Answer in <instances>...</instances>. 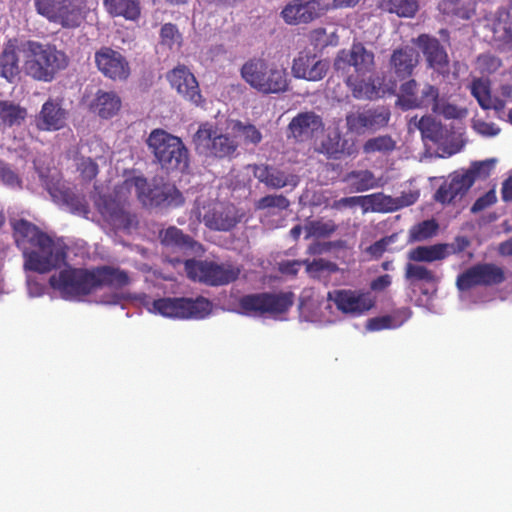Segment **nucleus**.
Segmentation results:
<instances>
[{
    "instance_id": "f257e3e1",
    "label": "nucleus",
    "mask_w": 512,
    "mask_h": 512,
    "mask_svg": "<svg viewBox=\"0 0 512 512\" xmlns=\"http://www.w3.org/2000/svg\"><path fill=\"white\" fill-rule=\"evenodd\" d=\"M128 273L118 267L102 265L92 269L66 268L49 278V284L65 300L80 301L101 287L120 290L128 286Z\"/></svg>"
},
{
    "instance_id": "f03ea898",
    "label": "nucleus",
    "mask_w": 512,
    "mask_h": 512,
    "mask_svg": "<svg viewBox=\"0 0 512 512\" xmlns=\"http://www.w3.org/2000/svg\"><path fill=\"white\" fill-rule=\"evenodd\" d=\"M19 50L26 75L36 81L52 82L69 65L68 55L55 44L27 40Z\"/></svg>"
},
{
    "instance_id": "7ed1b4c3",
    "label": "nucleus",
    "mask_w": 512,
    "mask_h": 512,
    "mask_svg": "<svg viewBox=\"0 0 512 512\" xmlns=\"http://www.w3.org/2000/svg\"><path fill=\"white\" fill-rule=\"evenodd\" d=\"M146 144L154 157V162L167 174L183 173L190 165L189 150L178 136L164 129H153Z\"/></svg>"
},
{
    "instance_id": "20e7f679",
    "label": "nucleus",
    "mask_w": 512,
    "mask_h": 512,
    "mask_svg": "<svg viewBox=\"0 0 512 512\" xmlns=\"http://www.w3.org/2000/svg\"><path fill=\"white\" fill-rule=\"evenodd\" d=\"M242 79L255 90L263 94H279L289 88L287 70L263 58H251L241 69Z\"/></svg>"
},
{
    "instance_id": "39448f33",
    "label": "nucleus",
    "mask_w": 512,
    "mask_h": 512,
    "mask_svg": "<svg viewBox=\"0 0 512 512\" xmlns=\"http://www.w3.org/2000/svg\"><path fill=\"white\" fill-rule=\"evenodd\" d=\"M171 262H184L185 271L189 279L208 286L218 287L228 285L239 278L241 269L231 262L217 263L208 260L185 259L179 257Z\"/></svg>"
},
{
    "instance_id": "423d86ee",
    "label": "nucleus",
    "mask_w": 512,
    "mask_h": 512,
    "mask_svg": "<svg viewBox=\"0 0 512 512\" xmlns=\"http://www.w3.org/2000/svg\"><path fill=\"white\" fill-rule=\"evenodd\" d=\"M37 13L64 29H76L85 21L87 0H34Z\"/></svg>"
},
{
    "instance_id": "0eeeda50",
    "label": "nucleus",
    "mask_w": 512,
    "mask_h": 512,
    "mask_svg": "<svg viewBox=\"0 0 512 512\" xmlns=\"http://www.w3.org/2000/svg\"><path fill=\"white\" fill-rule=\"evenodd\" d=\"M192 142L195 151L206 158L232 159L237 154L238 142L229 134L219 133L210 122L199 125Z\"/></svg>"
},
{
    "instance_id": "6e6552de",
    "label": "nucleus",
    "mask_w": 512,
    "mask_h": 512,
    "mask_svg": "<svg viewBox=\"0 0 512 512\" xmlns=\"http://www.w3.org/2000/svg\"><path fill=\"white\" fill-rule=\"evenodd\" d=\"M25 270L40 274L61 267L66 260L65 248L48 234L40 236L38 242L23 253Z\"/></svg>"
},
{
    "instance_id": "1a4fd4ad",
    "label": "nucleus",
    "mask_w": 512,
    "mask_h": 512,
    "mask_svg": "<svg viewBox=\"0 0 512 512\" xmlns=\"http://www.w3.org/2000/svg\"><path fill=\"white\" fill-rule=\"evenodd\" d=\"M294 304L292 292H260L240 297L238 307L247 316L262 317L286 313Z\"/></svg>"
},
{
    "instance_id": "9d476101",
    "label": "nucleus",
    "mask_w": 512,
    "mask_h": 512,
    "mask_svg": "<svg viewBox=\"0 0 512 512\" xmlns=\"http://www.w3.org/2000/svg\"><path fill=\"white\" fill-rule=\"evenodd\" d=\"M134 186L140 202L152 207H179L184 203V197L172 183L161 182L150 185L143 176L133 177L128 181Z\"/></svg>"
},
{
    "instance_id": "9b49d317",
    "label": "nucleus",
    "mask_w": 512,
    "mask_h": 512,
    "mask_svg": "<svg viewBox=\"0 0 512 512\" xmlns=\"http://www.w3.org/2000/svg\"><path fill=\"white\" fill-rule=\"evenodd\" d=\"M153 308L162 316L170 318H204L211 311V302L202 296L195 299L166 297L154 300Z\"/></svg>"
},
{
    "instance_id": "f8f14e48",
    "label": "nucleus",
    "mask_w": 512,
    "mask_h": 512,
    "mask_svg": "<svg viewBox=\"0 0 512 512\" xmlns=\"http://www.w3.org/2000/svg\"><path fill=\"white\" fill-rule=\"evenodd\" d=\"M506 280L502 267L494 263H477L460 273L456 278L459 291H468L474 287H492Z\"/></svg>"
},
{
    "instance_id": "ddd939ff",
    "label": "nucleus",
    "mask_w": 512,
    "mask_h": 512,
    "mask_svg": "<svg viewBox=\"0 0 512 512\" xmlns=\"http://www.w3.org/2000/svg\"><path fill=\"white\" fill-rule=\"evenodd\" d=\"M96 207L104 221L114 231H130L138 224L137 217L128 209V203L113 195H101Z\"/></svg>"
},
{
    "instance_id": "4468645a",
    "label": "nucleus",
    "mask_w": 512,
    "mask_h": 512,
    "mask_svg": "<svg viewBox=\"0 0 512 512\" xmlns=\"http://www.w3.org/2000/svg\"><path fill=\"white\" fill-rule=\"evenodd\" d=\"M391 117L390 110L383 106L359 107L346 115L348 131L361 135L365 132H376L386 127Z\"/></svg>"
},
{
    "instance_id": "2eb2a0df",
    "label": "nucleus",
    "mask_w": 512,
    "mask_h": 512,
    "mask_svg": "<svg viewBox=\"0 0 512 512\" xmlns=\"http://www.w3.org/2000/svg\"><path fill=\"white\" fill-rule=\"evenodd\" d=\"M437 97L438 87L424 83L419 89V84L415 79H408L400 85L396 105L404 111L429 108Z\"/></svg>"
},
{
    "instance_id": "dca6fc26",
    "label": "nucleus",
    "mask_w": 512,
    "mask_h": 512,
    "mask_svg": "<svg viewBox=\"0 0 512 512\" xmlns=\"http://www.w3.org/2000/svg\"><path fill=\"white\" fill-rule=\"evenodd\" d=\"M374 58L372 51L357 42L353 43L349 50L342 49L338 52L334 60V68L336 71L347 72L350 67H353L355 76H366L374 71Z\"/></svg>"
},
{
    "instance_id": "f3484780",
    "label": "nucleus",
    "mask_w": 512,
    "mask_h": 512,
    "mask_svg": "<svg viewBox=\"0 0 512 512\" xmlns=\"http://www.w3.org/2000/svg\"><path fill=\"white\" fill-rule=\"evenodd\" d=\"M330 10L329 0H293L281 11L289 25L308 24Z\"/></svg>"
},
{
    "instance_id": "a211bd4d",
    "label": "nucleus",
    "mask_w": 512,
    "mask_h": 512,
    "mask_svg": "<svg viewBox=\"0 0 512 512\" xmlns=\"http://www.w3.org/2000/svg\"><path fill=\"white\" fill-rule=\"evenodd\" d=\"M339 311L344 314L362 315L375 305L371 293L364 290L340 289L328 293Z\"/></svg>"
},
{
    "instance_id": "6ab92c4d",
    "label": "nucleus",
    "mask_w": 512,
    "mask_h": 512,
    "mask_svg": "<svg viewBox=\"0 0 512 512\" xmlns=\"http://www.w3.org/2000/svg\"><path fill=\"white\" fill-rule=\"evenodd\" d=\"M69 111L63 107L62 101L48 98L34 116V125L41 132H56L67 126Z\"/></svg>"
},
{
    "instance_id": "aec40b11",
    "label": "nucleus",
    "mask_w": 512,
    "mask_h": 512,
    "mask_svg": "<svg viewBox=\"0 0 512 512\" xmlns=\"http://www.w3.org/2000/svg\"><path fill=\"white\" fill-rule=\"evenodd\" d=\"M94 58L98 70L105 77L114 81H123L129 77V62L119 51L104 46L95 52Z\"/></svg>"
},
{
    "instance_id": "412c9836",
    "label": "nucleus",
    "mask_w": 512,
    "mask_h": 512,
    "mask_svg": "<svg viewBox=\"0 0 512 512\" xmlns=\"http://www.w3.org/2000/svg\"><path fill=\"white\" fill-rule=\"evenodd\" d=\"M329 69V62L319 59L316 54L302 51L294 58L292 63V74L295 78L307 81L322 80Z\"/></svg>"
},
{
    "instance_id": "4be33fe9",
    "label": "nucleus",
    "mask_w": 512,
    "mask_h": 512,
    "mask_svg": "<svg viewBox=\"0 0 512 512\" xmlns=\"http://www.w3.org/2000/svg\"><path fill=\"white\" fill-rule=\"evenodd\" d=\"M171 86L186 100L200 105L203 98L194 74L185 66L178 65L167 74Z\"/></svg>"
},
{
    "instance_id": "5701e85b",
    "label": "nucleus",
    "mask_w": 512,
    "mask_h": 512,
    "mask_svg": "<svg viewBox=\"0 0 512 512\" xmlns=\"http://www.w3.org/2000/svg\"><path fill=\"white\" fill-rule=\"evenodd\" d=\"M161 244L166 250L180 253L182 256L200 255L203 246L176 226H170L159 234Z\"/></svg>"
},
{
    "instance_id": "b1692460",
    "label": "nucleus",
    "mask_w": 512,
    "mask_h": 512,
    "mask_svg": "<svg viewBox=\"0 0 512 512\" xmlns=\"http://www.w3.org/2000/svg\"><path fill=\"white\" fill-rule=\"evenodd\" d=\"M324 130L322 118L314 112H303L295 116L288 125L289 137L297 142H306Z\"/></svg>"
},
{
    "instance_id": "393cba45",
    "label": "nucleus",
    "mask_w": 512,
    "mask_h": 512,
    "mask_svg": "<svg viewBox=\"0 0 512 512\" xmlns=\"http://www.w3.org/2000/svg\"><path fill=\"white\" fill-rule=\"evenodd\" d=\"M417 44L426 58L428 67L434 69L439 74H444L448 71V54L437 38L421 34L417 39Z\"/></svg>"
},
{
    "instance_id": "a878e982",
    "label": "nucleus",
    "mask_w": 512,
    "mask_h": 512,
    "mask_svg": "<svg viewBox=\"0 0 512 512\" xmlns=\"http://www.w3.org/2000/svg\"><path fill=\"white\" fill-rule=\"evenodd\" d=\"M253 175L260 183H263L270 189L278 190L286 186L295 188L299 184V177L297 175L288 174L268 164L254 165Z\"/></svg>"
},
{
    "instance_id": "bb28decb",
    "label": "nucleus",
    "mask_w": 512,
    "mask_h": 512,
    "mask_svg": "<svg viewBox=\"0 0 512 512\" xmlns=\"http://www.w3.org/2000/svg\"><path fill=\"white\" fill-rule=\"evenodd\" d=\"M203 222L211 230L229 231L238 223L236 209L232 204L213 203L205 212Z\"/></svg>"
},
{
    "instance_id": "cd10ccee",
    "label": "nucleus",
    "mask_w": 512,
    "mask_h": 512,
    "mask_svg": "<svg viewBox=\"0 0 512 512\" xmlns=\"http://www.w3.org/2000/svg\"><path fill=\"white\" fill-rule=\"evenodd\" d=\"M418 52L410 46L395 49L389 59L390 72L400 81L408 79L418 65Z\"/></svg>"
},
{
    "instance_id": "c85d7f7f",
    "label": "nucleus",
    "mask_w": 512,
    "mask_h": 512,
    "mask_svg": "<svg viewBox=\"0 0 512 512\" xmlns=\"http://www.w3.org/2000/svg\"><path fill=\"white\" fill-rule=\"evenodd\" d=\"M488 27L495 42L512 47V20L509 11L499 8L489 20Z\"/></svg>"
},
{
    "instance_id": "c756f323",
    "label": "nucleus",
    "mask_w": 512,
    "mask_h": 512,
    "mask_svg": "<svg viewBox=\"0 0 512 512\" xmlns=\"http://www.w3.org/2000/svg\"><path fill=\"white\" fill-rule=\"evenodd\" d=\"M11 225L15 243L17 247L22 250V253L25 252V249H29L37 243L40 236L47 234L35 224L25 219L14 220L11 222Z\"/></svg>"
},
{
    "instance_id": "7c9ffc66",
    "label": "nucleus",
    "mask_w": 512,
    "mask_h": 512,
    "mask_svg": "<svg viewBox=\"0 0 512 512\" xmlns=\"http://www.w3.org/2000/svg\"><path fill=\"white\" fill-rule=\"evenodd\" d=\"M121 99L113 91L98 90L90 104V110L102 119H110L121 109Z\"/></svg>"
},
{
    "instance_id": "2f4dec72",
    "label": "nucleus",
    "mask_w": 512,
    "mask_h": 512,
    "mask_svg": "<svg viewBox=\"0 0 512 512\" xmlns=\"http://www.w3.org/2000/svg\"><path fill=\"white\" fill-rule=\"evenodd\" d=\"M106 12L112 17L137 21L141 16L140 0H103Z\"/></svg>"
},
{
    "instance_id": "473e14b6",
    "label": "nucleus",
    "mask_w": 512,
    "mask_h": 512,
    "mask_svg": "<svg viewBox=\"0 0 512 512\" xmlns=\"http://www.w3.org/2000/svg\"><path fill=\"white\" fill-rule=\"evenodd\" d=\"M25 107L11 100H0V123L4 127L20 126L27 118Z\"/></svg>"
},
{
    "instance_id": "72a5a7b5",
    "label": "nucleus",
    "mask_w": 512,
    "mask_h": 512,
    "mask_svg": "<svg viewBox=\"0 0 512 512\" xmlns=\"http://www.w3.org/2000/svg\"><path fill=\"white\" fill-rule=\"evenodd\" d=\"M19 73V57L16 47L13 44H8L0 55V75L12 82Z\"/></svg>"
},
{
    "instance_id": "f704fd0d",
    "label": "nucleus",
    "mask_w": 512,
    "mask_h": 512,
    "mask_svg": "<svg viewBox=\"0 0 512 512\" xmlns=\"http://www.w3.org/2000/svg\"><path fill=\"white\" fill-rule=\"evenodd\" d=\"M364 76L348 75L346 78L347 85L351 88L354 97L373 99L378 96V87L376 86L375 79L369 76L367 79Z\"/></svg>"
},
{
    "instance_id": "c9c22d12",
    "label": "nucleus",
    "mask_w": 512,
    "mask_h": 512,
    "mask_svg": "<svg viewBox=\"0 0 512 512\" xmlns=\"http://www.w3.org/2000/svg\"><path fill=\"white\" fill-rule=\"evenodd\" d=\"M445 246L442 243H437L428 246H417L408 252V259L414 262H427L441 261L446 259Z\"/></svg>"
},
{
    "instance_id": "e433bc0d",
    "label": "nucleus",
    "mask_w": 512,
    "mask_h": 512,
    "mask_svg": "<svg viewBox=\"0 0 512 512\" xmlns=\"http://www.w3.org/2000/svg\"><path fill=\"white\" fill-rule=\"evenodd\" d=\"M345 180L356 192H364L377 186L374 174L370 170H355L349 172Z\"/></svg>"
},
{
    "instance_id": "4c0bfd02",
    "label": "nucleus",
    "mask_w": 512,
    "mask_h": 512,
    "mask_svg": "<svg viewBox=\"0 0 512 512\" xmlns=\"http://www.w3.org/2000/svg\"><path fill=\"white\" fill-rule=\"evenodd\" d=\"M396 148V141L390 135H379L369 138L363 144L364 154H389Z\"/></svg>"
},
{
    "instance_id": "58836bf2",
    "label": "nucleus",
    "mask_w": 512,
    "mask_h": 512,
    "mask_svg": "<svg viewBox=\"0 0 512 512\" xmlns=\"http://www.w3.org/2000/svg\"><path fill=\"white\" fill-rule=\"evenodd\" d=\"M338 229V225L333 220L317 219L307 220L304 225L306 238H325L331 236Z\"/></svg>"
},
{
    "instance_id": "ea45409f",
    "label": "nucleus",
    "mask_w": 512,
    "mask_h": 512,
    "mask_svg": "<svg viewBox=\"0 0 512 512\" xmlns=\"http://www.w3.org/2000/svg\"><path fill=\"white\" fill-rule=\"evenodd\" d=\"M364 206L374 212H392L397 210L396 199L383 193L363 196Z\"/></svg>"
},
{
    "instance_id": "a19ab883",
    "label": "nucleus",
    "mask_w": 512,
    "mask_h": 512,
    "mask_svg": "<svg viewBox=\"0 0 512 512\" xmlns=\"http://www.w3.org/2000/svg\"><path fill=\"white\" fill-rule=\"evenodd\" d=\"M438 229L439 225L434 219L424 220L410 228L409 242L428 240L436 235Z\"/></svg>"
},
{
    "instance_id": "79ce46f5",
    "label": "nucleus",
    "mask_w": 512,
    "mask_h": 512,
    "mask_svg": "<svg viewBox=\"0 0 512 512\" xmlns=\"http://www.w3.org/2000/svg\"><path fill=\"white\" fill-rule=\"evenodd\" d=\"M470 92L482 109L489 110V100L492 96L489 80L483 78L473 79L470 84Z\"/></svg>"
},
{
    "instance_id": "37998d69",
    "label": "nucleus",
    "mask_w": 512,
    "mask_h": 512,
    "mask_svg": "<svg viewBox=\"0 0 512 512\" xmlns=\"http://www.w3.org/2000/svg\"><path fill=\"white\" fill-rule=\"evenodd\" d=\"M405 278L411 283L424 281L426 283H437L436 274L423 265L408 263L405 267Z\"/></svg>"
},
{
    "instance_id": "c03bdc74",
    "label": "nucleus",
    "mask_w": 512,
    "mask_h": 512,
    "mask_svg": "<svg viewBox=\"0 0 512 512\" xmlns=\"http://www.w3.org/2000/svg\"><path fill=\"white\" fill-rule=\"evenodd\" d=\"M233 130L238 133L246 145L252 144L256 146L263 139L260 130L251 123H244L240 120H237L233 124Z\"/></svg>"
},
{
    "instance_id": "a18cd8bd",
    "label": "nucleus",
    "mask_w": 512,
    "mask_h": 512,
    "mask_svg": "<svg viewBox=\"0 0 512 512\" xmlns=\"http://www.w3.org/2000/svg\"><path fill=\"white\" fill-rule=\"evenodd\" d=\"M430 107L434 114L441 115L446 119H457L462 115L456 105L449 103L444 97L440 96L439 90L437 99L432 101Z\"/></svg>"
},
{
    "instance_id": "49530a36",
    "label": "nucleus",
    "mask_w": 512,
    "mask_h": 512,
    "mask_svg": "<svg viewBox=\"0 0 512 512\" xmlns=\"http://www.w3.org/2000/svg\"><path fill=\"white\" fill-rule=\"evenodd\" d=\"M387 9L390 13H395L399 17L411 18L418 11L417 0H388Z\"/></svg>"
},
{
    "instance_id": "de8ad7c7",
    "label": "nucleus",
    "mask_w": 512,
    "mask_h": 512,
    "mask_svg": "<svg viewBox=\"0 0 512 512\" xmlns=\"http://www.w3.org/2000/svg\"><path fill=\"white\" fill-rule=\"evenodd\" d=\"M160 43L169 49L180 48L182 44V34L173 23H165L160 29Z\"/></svg>"
},
{
    "instance_id": "09e8293b",
    "label": "nucleus",
    "mask_w": 512,
    "mask_h": 512,
    "mask_svg": "<svg viewBox=\"0 0 512 512\" xmlns=\"http://www.w3.org/2000/svg\"><path fill=\"white\" fill-rule=\"evenodd\" d=\"M412 120L415 121L417 129L421 132L424 138L431 141H436L438 139L440 126L431 116L425 115L419 120H417V117H414Z\"/></svg>"
},
{
    "instance_id": "8fccbe9b",
    "label": "nucleus",
    "mask_w": 512,
    "mask_h": 512,
    "mask_svg": "<svg viewBox=\"0 0 512 512\" xmlns=\"http://www.w3.org/2000/svg\"><path fill=\"white\" fill-rule=\"evenodd\" d=\"M290 206V201L284 195H266L255 203L256 210H266L270 208H277L279 210H287Z\"/></svg>"
},
{
    "instance_id": "3c124183",
    "label": "nucleus",
    "mask_w": 512,
    "mask_h": 512,
    "mask_svg": "<svg viewBox=\"0 0 512 512\" xmlns=\"http://www.w3.org/2000/svg\"><path fill=\"white\" fill-rule=\"evenodd\" d=\"M495 161L494 160H485L474 162L471 165V168L465 172L466 175L470 176L473 179V183L476 179H485L490 176L491 171L494 168Z\"/></svg>"
},
{
    "instance_id": "603ef678",
    "label": "nucleus",
    "mask_w": 512,
    "mask_h": 512,
    "mask_svg": "<svg viewBox=\"0 0 512 512\" xmlns=\"http://www.w3.org/2000/svg\"><path fill=\"white\" fill-rule=\"evenodd\" d=\"M77 169L86 181L93 180L99 173L98 164L90 157H81L77 163Z\"/></svg>"
},
{
    "instance_id": "864d4df0",
    "label": "nucleus",
    "mask_w": 512,
    "mask_h": 512,
    "mask_svg": "<svg viewBox=\"0 0 512 512\" xmlns=\"http://www.w3.org/2000/svg\"><path fill=\"white\" fill-rule=\"evenodd\" d=\"M447 184L450 185L455 192L460 195V197H462L473 185V179L465 173L457 174L453 176Z\"/></svg>"
},
{
    "instance_id": "5fc2aeb1",
    "label": "nucleus",
    "mask_w": 512,
    "mask_h": 512,
    "mask_svg": "<svg viewBox=\"0 0 512 512\" xmlns=\"http://www.w3.org/2000/svg\"><path fill=\"white\" fill-rule=\"evenodd\" d=\"M0 182L9 187H21L19 176L3 161H0Z\"/></svg>"
},
{
    "instance_id": "6e6d98bb",
    "label": "nucleus",
    "mask_w": 512,
    "mask_h": 512,
    "mask_svg": "<svg viewBox=\"0 0 512 512\" xmlns=\"http://www.w3.org/2000/svg\"><path fill=\"white\" fill-rule=\"evenodd\" d=\"M396 327L397 325L394 323V318L390 315L371 318L367 323V328L371 331H380Z\"/></svg>"
},
{
    "instance_id": "4d7b16f0",
    "label": "nucleus",
    "mask_w": 512,
    "mask_h": 512,
    "mask_svg": "<svg viewBox=\"0 0 512 512\" xmlns=\"http://www.w3.org/2000/svg\"><path fill=\"white\" fill-rule=\"evenodd\" d=\"M445 248V257L452 254H459L465 251L471 244L466 236H457L452 243H443Z\"/></svg>"
},
{
    "instance_id": "13d9d810",
    "label": "nucleus",
    "mask_w": 512,
    "mask_h": 512,
    "mask_svg": "<svg viewBox=\"0 0 512 512\" xmlns=\"http://www.w3.org/2000/svg\"><path fill=\"white\" fill-rule=\"evenodd\" d=\"M458 196L460 195L447 182H444L437 189L434 198L439 203L449 204Z\"/></svg>"
},
{
    "instance_id": "bf43d9fd",
    "label": "nucleus",
    "mask_w": 512,
    "mask_h": 512,
    "mask_svg": "<svg viewBox=\"0 0 512 512\" xmlns=\"http://www.w3.org/2000/svg\"><path fill=\"white\" fill-rule=\"evenodd\" d=\"M458 196L460 195L447 182H444L437 189L434 198L439 203L449 204Z\"/></svg>"
},
{
    "instance_id": "052dcab7",
    "label": "nucleus",
    "mask_w": 512,
    "mask_h": 512,
    "mask_svg": "<svg viewBox=\"0 0 512 512\" xmlns=\"http://www.w3.org/2000/svg\"><path fill=\"white\" fill-rule=\"evenodd\" d=\"M474 130L483 136H496L500 129L494 123H488L481 119L473 120Z\"/></svg>"
},
{
    "instance_id": "680f3d73",
    "label": "nucleus",
    "mask_w": 512,
    "mask_h": 512,
    "mask_svg": "<svg viewBox=\"0 0 512 512\" xmlns=\"http://www.w3.org/2000/svg\"><path fill=\"white\" fill-rule=\"evenodd\" d=\"M357 205L364 206L363 196L343 197L339 200L334 201L332 204V208L340 210L347 207H355Z\"/></svg>"
},
{
    "instance_id": "e2e57ef3",
    "label": "nucleus",
    "mask_w": 512,
    "mask_h": 512,
    "mask_svg": "<svg viewBox=\"0 0 512 512\" xmlns=\"http://www.w3.org/2000/svg\"><path fill=\"white\" fill-rule=\"evenodd\" d=\"M391 238H382L367 248V252L374 258H380L386 251L387 246L390 244Z\"/></svg>"
},
{
    "instance_id": "0e129e2a",
    "label": "nucleus",
    "mask_w": 512,
    "mask_h": 512,
    "mask_svg": "<svg viewBox=\"0 0 512 512\" xmlns=\"http://www.w3.org/2000/svg\"><path fill=\"white\" fill-rule=\"evenodd\" d=\"M67 204L72 208L74 212L79 214H88L89 206L84 198H80L76 195H72L66 199Z\"/></svg>"
},
{
    "instance_id": "69168bd1",
    "label": "nucleus",
    "mask_w": 512,
    "mask_h": 512,
    "mask_svg": "<svg viewBox=\"0 0 512 512\" xmlns=\"http://www.w3.org/2000/svg\"><path fill=\"white\" fill-rule=\"evenodd\" d=\"M496 200V197L493 192H488L485 195L479 197L474 204L472 205L471 211L473 213L480 212L493 204Z\"/></svg>"
},
{
    "instance_id": "338daca9",
    "label": "nucleus",
    "mask_w": 512,
    "mask_h": 512,
    "mask_svg": "<svg viewBox=\"0 0 512 512\" xmlns=\"http://www.w3.org/2000/svg\"><path fill=\"white\" fill-rule=\"evenodd\" d=\"M128 296L122 292H112L108 294H104L101 297L100 302L108 305H118L121 304L122 301L127 300Z\"/></svg>"
},
{
    "instance_id": "774afa93",
    "label": "nucleus",
    "mask_w": 512,
    "mask_h": 512,
    "mask_svg": "<svg viewBox=\"0 0 512 512\" xmlns=\"http://www.w3.org/2000/svg\"><path fill=\"white\" fill-rule=\"evenodd\" d=\"M391 282V276L384 274L374 279L370 284V288L373 291H383L391 285Z\"/></svg>"
}]
</instances>
